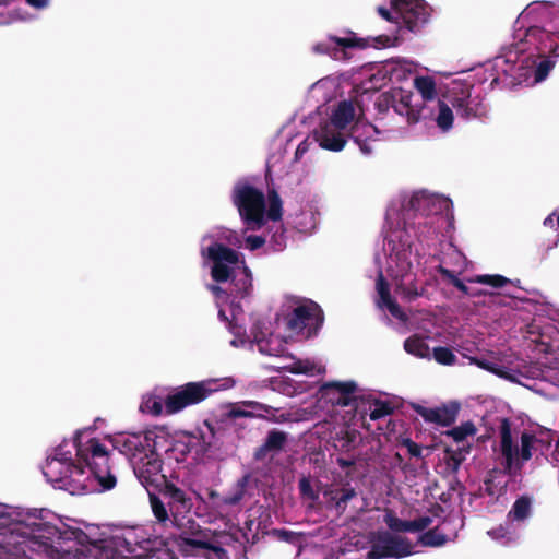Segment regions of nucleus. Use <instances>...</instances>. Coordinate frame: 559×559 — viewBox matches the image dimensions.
Segmentation results:
<instances>
[{
  "label": "nucleus",
  "mask_w": 559,
  "mask_h": 559,
  "mask_svg": "<svg viewBox=\"0 0 559 559\" xmlns=\"http://www.w3.org/2000/svg\"><path fill=\"white\" fill-rule=\"evenodd\" d=\"M114 448L132 465L134 475L147 490L164 484L163 460L155 451L153 439L146 433H120L112 439Z\"/></svg>",
  "instance_id": "nucleus-1"
},
{
  "label": "nucleus",
  "mask_w": 559,
  "mask_h": 559,
  "mask_svg": "<svg viewBox=\"0 0 559 559\" xmlns=\"http://www.w3.org/2000/svg\"><path fill=\"white\" fill-rule=\"evenodd\" d=\"M206 258L213 262L211 277L216 283H226L231 280V294L237 298L248 296L252 289L250 270L240 261V254L221 243L213 242L206 248Z\"/></svg>",
  "instance_id": "nucleus-2"
},
{
  "label": "nucleus",
  "mask_w": 559,
  "mask_h": 559,
  "mask_svg": "<svg viewBox=\"0 0 559 559\" xmlns=\"http://www.w3.org/2000/svg\"><path fill=\"white\" fill-rule=\"evenodd\" d=\"M58 527L48 522L17 520L10 526V534L0 539L7 552L27 555V551L47 554L57 544Z\"/></svg>",
  "instance_id": "nucleus-3"
},
{
  "label": "nucleus",
  "mask_w": 559,
  "mask_h": 559,
  "mask_svg": "<svg viewBox=\"0 0 559 559\" xmlns=\"http://www.w3.org/2000/svg\"><path fill=\"white\" fill-rule=\"evenodd\" d=\"M43 473L56 488L71 495H84L92 490L84 466L80 462L75 464L71 454L64 452L61 445L55 449V455L47 459Z\"/></svg>",
  "instance_id": "nucleus-4"
},
{
  "label": "nucleus",
  "mask_w": 559,
  "mask_h": 559,
  "mask_svg": "<svg viewBox=\"0 0 559 559\" xmlns=\"http://www.w3.org/2000/svg\"><path fill=\"white\" fill-rule=\"evenodd\" d=\"M73 443L76 450L78 462L88 467V476H93L100 486L102 491L116 487L117 477L111 465V455L104 444L96 438L90 439L85 444L81 442V431H76Z\"/></svg>",
  "instance_id": "nucleus-5"
},
{
  "label": "nucleus",
  "mask_w": 559,
  "mask_h": 559,
  "mask_svg": "<svg viewBox=\"0 0 559 559\" xmlns=\"http://www.w3.org/2000/svg\"><path fill=\"white\" fill-rule=\"evenodd\" d=\"M159 493L162 497L148 491L150 506L159 525L167 527L171 521H178L182 515L190 514L193 501L186 490L164 479Z\"/></svg>",
  "instance_id": "nucleus-6"
},
{
  "label": "nucleus",
  "mask_w": 559,
  "mask_h": 559,
  "mask_svg": "<svg viewBox=\"0 0 559 559\" xmlns=\"http://www.w3.org/2000/svg\"><path fill=\"white\" fill-rule=\"evenodd\" d=\"M500 454L503 459V472L507 475H515L524 466V463L533 456L534 444L538 442L535 433L524 430L520 436L521 445L514 443L512 423L503 417L499 426Z\"/></svg>",
  "instance_id": "nucleus-7"
},
{
  "label": "nucleus",
  "mask_w": 559,
  "mask_h": 559,
  "mask_svg": "<svg viewBox=\"0 0 559 559\" xmlns=\"http://www.w3.org/2000/svg\"><path fill=\"white\" fill-rule=\"evenodd\" d=\"M231 200L248 229L259 230L266 224L263 191L247 181H239L233 188Z\"/></svg>",
  "instance_id": "nucleus-8"
},
{
  "label": "nucleus",
  "mask_w": 559,
  "mask_h": 559,
  "mask_svg": "<svg viewBox=\"0 0 559 559\" xmlns=\"http://www.w3.org/2000/svg\"><path fill=\"white\" fill-rule=\"evenodd\" d=\"M212 384L213 383L211 381H198L188 382L177 388L164 400L165 413L167 415H174L186 407L197 405L205 401L213 392L216 391Z\"/></svg>",
  "instance_id": "nucleus-9"
},
{
  "label": "nucleus",
  "mask_w": 559,
  "mask_h": 559,
  "mask_svg": "<svg viewBox=\"0 0 559 559\" xmlns=\"http://www.w3.org/2000/svg\"><path fill=\"white\" fill-rule=\"evenodd\" d=\"M323 323V314L318 305L296 307L286 318V328L294 334L316 335Z\"/></svg>",
  "instance_id": "nucleus-10"
},
{
  "label": "nucleus",
  "mask_w": 559,
  "mask_h": 559,
  "mask_svg": "<svg viewBox=\"0 0 559 559\" xmlns=\"http://www.w3.org/2000/svg\"><path fill=\"white\" fill-rule=\"evenodd\" d=\"M391 7L405 28L416 33L428 22L430 9L421 0H391Z\"/></svg>",
  "instance_id": "nucleus-11"
},
{
  "label": "nucleus",
  "mask_w": 559,
  "mask_h": 559,
  "mask_svg": "<svg viewBox=\"0 0 559 559\" xmlns=\"http://www.w3.org/2000/svg\"><path fill=\"white\" fill-rule=\"evenodd\" d=\"M409 555H412V546L406 538L383 533L372 543L367 559H400Z\"/></svg>",
  "instance_id": "nucleus-12"
},
{
  "label": "nucleus",
  "mask_w": 559,
  "mask_h": 559,
  "mask_svg": "<svg viewBox=\"0 0 559 559\" xmlns=\"http://www.w3.org/2000/svg\"><path fill=\"white\" fill-rule=\"evenodd\" d=\"M412 407L426 423L437 424L442 427H449L454 424L461 408L457 402H450L433 408L419 404H413Z\"/></svg>",
  "instance_id": "nucleus-13"
},
{
  "label": "nucleus",
  "mask_w": 559,
  "mask_h": 559,
  "mask_svg": "<svg viewBox=\"0 0 559 559\" xmlns=\"http://www.w3.org/2000/svg\"><path fill=\"white\" fill-rule=\"evenodd\" d=\"M395 94L399 95V97H394L393 105V110L396 114L405 116L409 123H416L420 119H428V106L426 104H414L412 93L395 88Z\"/></svg>",
  "instance_id": "nucleus-14"
},
{
  "label": "nucleus",
  "mask_w": 559,
  "mask_h": 559,
  "mask_svg": "<svg viewBox=\"0 0 559 559\" xmlns=\"http://www.w3.org/2000/svg\"><path fill=\"white\" fill-rule=\"evenodd\" d=\"M288 441V433L278 429H272L267 432L266 438L253 453L255 461H263L269 453H280L284 450Z\"/></svg>",
  "instance_id": "nucleus-15"
},
{
  "label": "nucleus",
  "mask_w": 559,
  "mask_h": 559,
  "mask_svg": "<svg viewBox=\"0 0 559 559\" xmlns=\"http://www.w3.org/2000/svg\"><path fill=\"white\" fill-rule=\"evenodd\" d=\"M190 537H182V546L193 549L211 550L215 554L223 552L224 549L214 542L215 534L210 528H199L190 531Z\"/></svg>",
  "instance_id": "nucleus-16"
},
{
  "label": "nucleus",
  "mask_w": 559,
  "mask_h": 559,
  "mask_svg": "<svg viewBox=\"0 0 559 559\" xmlns=\"http://www.w3.org/2000/svg\"><path fill=\"white\" fill-rule=\"evenodd\" d=\"M128 555H115L114 559H150L153 552V542L151 539L135 540L133 534L123 537Z\"/></svg>",
  "instance_id": "nucleus-17"
},
{
  "label": "nucleus",
  "mask_w": 559,
  "mask_h": 559,
  "mask_svg": "<svg viewBox=\"0 0 559 559\" xmlns=\"http://www.w3.org/2000/svg\"><path fill=\"white\" fill-rule=\"evenodd\" d=\"M452 106L457 116L464 119L479 118L486 112V106L476 98H472L469 94L454 97Z\"/></svg>",
  "instance_id": "nucleus-18"
},
{
  "label": "nucleus",
  "mask_w": 559,
  "mask_h": 559,
  "mask_svg": "<svg viewBox=\"0 0 559 559\" xmlns=\"http://www.w3.org/2000/svg\"><path fill=\"white\" fill-rule=\"evenodd\" d=\"M377 290L380 298V306L385 307L392 317L399 320H405L406 314L397 305V302L392 298L390 294V286L383 274L380 272L377 278Z\"/></svg>",
  "instance_id": "nucleus-19"
},
{
  "label": "nucleus",
  "mask_w": 559,
  "mask_h": 559,
  "mask_svg": "<svg viewBox=\"0 0 559 559\" xmlns=\"http://www.w3.org/2000/svg\"><path fill=\"white\" fill-rule=\"evenodd\" d=\"M249 480H250V475L246 474V475L241 476L235 483V485L233 486L231 490L228 493L221 497L219 493L212 490L210 492V498H212V499L217 498L218 506H229V507L237 506L245 497Z\"/></svg>",
  "instance_id": "nucleus-20"
},
{
  "label": "nucleus",
  "mask_w": 559,
  "mask_h": 559,
  "mask_svg": "<svg viewBox=\"0 0 559 559\" xmlns=\"http://www.w3.org/2000/svg\"><path fill=\"white\" fill-rule=\"evenodd\" d=\"M329 40L336 46L331 47L330 57L335 60H343L346 57V48H360L365 49L369 47L368 39L365 38H357V37H349V38H343L337 36H330Z\"/></svg>",
  "instance_id": "nucleus-21"
},
{
  "label": "nucleus",
  "mask_w": 559,
  "mask_h": 559,
  "mask_svg": "<svg viewBox=\"0 0 559 559\" xmlns=\"http://www.w3.org/2000/svg\"><path fill=\"white\" fill-rule=\"evenodd\" d=\"M318 141L322 148L333 152H340L346 144V139L341 130L325 124L318 133Z\"/></svg>",
  "instance_id": "nucleus-22"
},
{
  "label": "nucleus",
  "mask_w": 559,
  "mask_h": 559,
  "mask_svg": "<svg viewBox=\"0 0 559 559\" xmlns=\"http://www.w3.org/2000/svg\"><path fill=\"white\" fill-rule=\"evenodd\" d=\"M253 418L257 417L254 412L242 409L240 406H234L226 413L222 414V418L210 420H204V425L207 428L209 432L212 435L213 438L216 437L217 433L222 430V424L228 419H235V418ZM258 417H263L262 415H258Z\"/></svg>",
  "instance_id": "nucleus-23"
},
{
  "label": "nucleus",
  "mask_w": 559,
  "mask_h": 559,
  "mask_svg": "<svg viewBox=\"0 0 559 559\" xmlns=\"http://www.w3.org/2000/svg\"><path fill=\"white\" fill-rule=\"evenodd\" d=\"M322 390L329 391L333 390L336 391L340 396L336 400V404L341 406H349L352 403L356 400L353 394L357 390V384L354 381H346V382H329L323 384Z\"/></svg>",
  "instance_id": "nucleus-24"
},
{
  "label": "nucleus",
  "mask_w": 559,
  "mask_h": 559,
  "mask_svg": "<svg viewBox=\"0 0 559 559\" xmlns=\"http://www.w3.org/2000/svg\"><path fill=\"white\" fill-rule=\"evenodd\" d=\"M394 290L407 301H413L417 297L421 296V292L418 290L416 285L415 275L412 273H406L400 278H396Z\"/></svg>",
  "instance_id": "nucleus-25"
},
{
  "label": "nucleus",
  "mask_w": 559,
  "mask_h": 559,
  "mask_svg": "<svg viewBox=\"0 0 559 559\" xmlns=\"http://www.w3.org/2000/svg\"><path fill=\"white\" fill-rule=\"evenodd\" d=\"M355 108L352 103L343 100L338 103L331 116V126L337 130H344L354 119Z\"/></svg>",
  "instance_id": "nucleus-26"
},
{
  "label": "nucleus",
  "mask_w": 559,
  "mask_h": 559,
  "mask_svg": "<svg viewBox=\"0 0 559 559\" xmlns=\"http://www.w3.org/2000/svg\"><path fill=\"white\" fill-rule=\"evenodd\" d=\"M429 110L427 111L429 114L428 118H431L433 115V111L437 110V116L435 117L437 126L443 130L448 131L452 128L453 124V112L452 109L443 102L438 99L437 102L432 103L428 106Z\"/></svg>",
  "instance_id": "nucleus-27"
},
{
  "label": "nucleus",
  "mask_w": 559,
  "mask_h": 559,
  "mask_svg": "<svg viewBox=\"0 0 559 559\" xmlns=\"http://www.w3.org/2000/svg\"><path fill=\"white\" fill-rule=\"evenodd\" d=\"M324 496L329 497L330 502H333L337 514H343L346 510L348 501L355 498L357 492L353 487H343L340 489L325 491Z\"/></svg>",
  "instance_id": "nucleus-28"
},
{
  "label": "nucleus",
  "mask_w": 559,
  "mask_h": 559,
  "mask_svg": "<svg viewBox=\"0 0 559 559\" xmlns=\"http://www.w3.org/2000/svg\"><path fill=\"white\" fill-rule=\"evenodd\" d=\"M415 87L421 95V104L427 106L437 102L436 83L430 76H417L415 79Z\"/></svg>",
  "instance_id": "nucleus-29"
},
{
  "label": "nucleus",
  "mask_w": 559,
  "mask_h": 559,
  "mask_svg": "<svg viewBox=\"0 0 559 559\" xmlns=\"http://www.w3.org/2000/svg\"><path fill=\"white\" fill-rule=\"evenodd\" d=\"M404 349L407 354H411L418 358H429L430 348L425 340L419 335H412L404 341Z\"/></svg>",
  "instance_id": "nucleus-30"
},
{
  "label": "nucleus",
  "mask_w": 559,
  "mask_h": 559,
  "mask_svg": "<svg viewBox=\"0 0 559 559\" xmlns=\"http://www.w3.org/2000/svg\"><path fill=\"white\" fill-rule=\"evenodd\" d=\"M202 526L193 518H191L188 514V515H182V518L178 519V521H171V523H169V525H167L166 528H177L180 532L179 545L182 546V537H185V536L190 537L191 536L190 531H197Z\"/></svg>",
  "instance_id": "nucleus-31"
},
{
  "label": "nucleus",
  "mask_w": 559,
  "mask_h": 559,
  "mask_svg": "<svg viewBox=\"0 0 559 559\" xmlns=\"http://www.w3.org/2000/svg\"><path fill=\"white\" fill-rule=\"evenodd\" d=\"M532 501L527 496L518 498L511 510L508 513V518L513 521H524L531 514Z\"/></svg>",
  "instance_id": "nucleus-32"
},
{
  "label": "nucleus",
  "mask_w": 559,
  "mask_h": 559,
  "mask_svg": "<svg viewBox=\"0 0 559 559\" xmlns=\"http://www.w3.org/2000/svg\"><path fill=\"white\" fill-rule=\"evenodd\" d=\"M448 540L449 538L443 532L440 531L439 526L428 530L418 538V543L425 547H440L443 546Z\"/></svg>",
  "instance_id": "nucleus-33"
},
{
  "label": "nucleus",
  "mask_w": 559,
  "mask_h": 559,
  "mask_svg": "<svg viewBox=\"0 0 559 559\" xmlns=\"http://www.w3.org/2000/svg\"><path fill=\"white\" fill-rule=\"evenodd\" d=\"M269 209H265V218L273 222L281 221L283 215V203L280 194L275 189H271L267 192Z\"/></svg>",
  "instance_id": "nucleus-34"
},
{
  "label": "nucleus",
  "mask_w": 559,
  "mask_h": 559,
  "mask_svg": "<svg viewBox=\"0 0 559 559\" xmlns=\"http://www.w3.org/2000/svg\"><path fill=\"white\" fill-rule=\"evenodd\" d=\"M477 432L475 424L467 420L460 426L449 429L443 432L444 436L451 437L455 442H463L467 437H473Z\"/></svg>",
  "instance_id": "nucleus-35"
},
{
  "label": "nucleus",
  "mask_w": 559,
  "mask_h": 559,
  "mask_svg": "<svg viewBox=\"0 0 559 559\" xmlns=\"http://www.w3.org/2000/svg\"><path fill=\"white\" fill-rule=\"evenodd\" d=\"M469 449L471 445H468L467 448H459L456 450H452L450 448H447L444 450V453L448 455L445 463L452 473H457L461 464L465 460V453H468Z\"/></svg>",
  "instance_id": "nucleus-36"
},
{
  "label": "nucleus",
  "mask_w": 559,
  "mask_h": 559,
  "mask_svg": "<svg viewBox=\"0 0 559 559\" xmlns=\"http://www.w3.org/2000/svg\"><path fill=\"white\" fill-rule=\"evenodd\" d=\"M361 128L364 129L365 133L369 132L370 130L373 129V127L371 124H364L360 127L358 123H356L352 128L350 138L355 141V143L359 146L360 151L364 154H370L372 151V147H371L368 139H361V134L359 132Z\"/></svg>",
  "instance_id": "nucleus-37"
},
{
  "label": "nucleus",
  "mask_w": 559,
  "mask_h": 559,
  "mask_svg": "<svg viewBox=\"0 0 559 559\" xmlns=\"http://www.w3.org/2000/svg\"><path fill=\"white\" fill-rule=\"evenodd\" d=\"M468 282L489 285L495 288H500V287H503L504 285L511 283V281L509 278H507L500 274L476 275L474 278H469Z\"/></svg>",
  "instance_id": "nucleus-38"
},
{
  "label": "nucleus",
  "mask_w": 559,
  "mask_h": 559,
  "mask_svg": "<svg viewBox=\"0 0 559 559\" xmlns=\"http://www.w3.org/2000/svg\"><path fill=\"white\" fill-rule=\"evenodd\" d=\"M394 97H399L395 94V88L381 93L374 102V107L379 114H386L390 108H393Z\"/></svg>",
  "instance_id": "nucleus-39"
},
{
  "label": "nucleus",
  "mask_w": 559,
  "mask_h": 559,
  "mask_svg": "<svg viewBox=\"0 0 559 559\" xmlns=\"http://www.w3.org/2000/svg\"><path fill=\"white\" fill-rule=\"evenodd\" d=\"M373 408L370 412V419L378 420L382 417L389 416L393 413L394 408L388 401L376 399L373 401Z\"/></svg>",
  "instance_id": "nucleus-40"
},
{
  "label": "nucleus",
  "mask_w": 559,
  "mask_h": 559,
  "mask_svg": "<svg viewBox=\"0 0 559 559\" xmlns=\"http://www.w3.org/2000/svg\"><path fill=\"white\" fill-rule=\"evenodd\" d=\"M384 522L393 532H412L411 521L402 520L393 513L385 514Z\"/></svg>",
  "instance_id": "nucleus-41"
},
{
  "label": "nucleus",
  "mask_w": 559,
  "mask_h": 559,
  "mask_svg": "<svg viewBox=\"0 0 559 559\" xmlns=\"http://www.w3.org/2000/svg\"><path fill=\"white\" fill-rule=\"evenodd\" d=\"M435 360L444 366H452L456 362V356L449 347L438 346L433 348Z\"/></svg>",
  "instance_id": "nucleus-42"
},
{
  "label": "nucleus",
  "mask_w": 559,
  "mask_h": 559,
  "mask_svg": "<svg viewBox=\"0 0 559 559\" xmlns=\"http://www.w3.org/2000/svg\"><path fill=\"white\" fill-rule=\"evenodd\" d=\"M472 362L474 365H476L477 367L484 369V370H487L491 373H495L499 377H502V378H506L508 379L509 377L506 374V371L503 370L502 367H500L498 364L489 360V359H486V358H478V357H475V358H472Z\"/></svg>",
  "instance_id": "nucleus-43"
},
{
  "label": "nucleus",
  "mask_w": 559,
  "mask_h": 559,
  "mask_svg": "<svg viewBox=\"0 0 559 559\" xmlns=\"http://www.w3.org/2000/svg\"><path fill=\"white\" fill-rule=\"evenodd\" d=\"M8 507L0 503V539H3L10 534V526L17 520H13L7 512Z\"/></svg>",
  "instance_id": "nucleus-44"
},
{
  "label": "nucleus",
  "mask_w": 559,
  "mask_h": 559,
  "mask_svg": "<svg viewBox=\"0 0 559 559\" xmlns=\"http://www.w3.org/2000/svg\"><path fill=\"white\" fill-rule=\"evenodd\" d=\"M554 66H555V62L550 59L542 60L537 64L536 70H535V74H534L535 81L536 82L544 81L547 78V75L549 74L550 70L554 68Z\"/></svg>",
  "instance_id": "nucleus-45"
},
{
  "label": "nucleus",
  "mask_w": 559,
  "mask_h": 559,
  "mask_svg": "<svg viewBox=\"0 0 559 559\" xmlns=\"http://www.w3.org/2000/svg\"><path fill=\"white\" fill-rule=\"evenodd\" d=\"M76 530L78 527L71 526H63L62 528L58 527L57 545L59 547H63L64 543L74 542Z\"/></svg>",
  "instance_id": "nucleus-46"
},
{
  "label": "nucleus",
  "mask_w": 559,
  "mask_h": 559,
  "mask_svg": "<svg viewBox=\"0 0 559 559\" xmlns=\"http://www.w3.org/2000/svg\"><path fill=\"white\" fill-rule=\"evenodd\" d=\"M371 40H372L371 46L377 49H380V48L395 46L396 41H397V37H391L389 35H379V36L372 37ZM368 45L370 46L369 43H368Z\"/></svg>",
  "instance_id": "nucleus-47"
},
{
  "label": "nucleus",
  "mask_w": 559,
  "mask_h": 559,
  "mask_svg": "<svg viewBox=\"0 0 559 559\" xmlns=\"http://www.w3.org/2000/svg\"><path fill=\"white\" fill-rule=\"evenodd\" d=\"M401 444L407 449V452L411 456L421 457L423 448L415 441L409 438H405L402 440Z\"/></svg>",
  "instance_id": "nucleus-48"
},
{
  "label": "nucleus",
  "mask_w": 559,
  "mask_h": 559,
  "mask_svg": "<svg viewBox=\"0 0 559 559\" xmlns=\"http://www.w3.org/2000/svg\"><path fill=\"white\" fill-rule=\"evenodd\" d=\"M299 490H300V493L309 499H317L318 498V495L314 492L312 486H311V483L308 478L306 477H302L300 480H299Z\"/></svg>",
  "instance_id": "nucleus-49"
},
{
  "label": "nucleus",
  "mask_w": 559,
  "mask_h": 559,
  "mask_svg": "<svg viewBox=\"0 0 559 559\" xmlns=\"http://www.w3.org/2000/svg\"><path fill=\"white\" fill-rule=\"evenodd\" d=\"M432 523V519L430 516H420L418 519L412 520V532H421L426 530Z\"/></svg>",
  "instance_id": "nucleus-50"
},
{
  "label": "nucleus",
  "mask_w": 559,
  "mask_h": 559,
  "mask_svg": "<svg viewBox=\"0 0 559 559\" xmlns=\"http://www.w3.org/2000/svg\"><path fill=\"white\" fill-rule=\"evenodd\" d=\"M264 243L265 239L262 236L250 235L246 238V246L251 251L260 249Z\"/></svg>",
  "instance_id": "nucleus-51"
},
{
  "label": "nucleus",
  "mask_w": 559,
  "mask_h": 559,
  "mask_svg": "<svg viewBox=\"0 0 559 559\" xmlns=\"http://www.w3.org/2000/svg\"><path fill=\"white\" fill-rule=\"evenodd\" d=\"M240 405L247 408H251L252 411L264 413H270L273 409L271 406L260 403L258 401H242Z\"/></svg>",
  "instance_id": "nucleus-52"
},
{
  "label": "nucleus",
  "mask_w": 559,
  "mask_h": 559,
  "mask_svg": "<svg viewBox=\"0 0 559 559\" xmlns=\"http://www.w3.org/2000/svg\"><path fill=\"white\" fill-rule=\"evenodd\" d=\"M437 272L440 274V276L443 278V280H447L451 285H453L455 287V283H457V281H461L455 274L453 271L442 266V265H439L437 267Z\"/></svg>",
  "instance_id": "nucleus-53"
},
{
  "label": "nucleus",
  "mask_w": 559,
  "mask_h": 559,
  "mask_svg": "<svg viewBox=\"0 0 559 559\" xmlns=\"http://www.w3.org/2000/svg\"><path fill=\"white\" fill-rule=\"evenodd\" d=\"M437 272L440 274V276L443 278V280H447L451 285H453L455 287V283H457V281H461L455 274L453 271L442 266V265H439L437 267Z\"/></svg>",
  "instance_id": "nucleus-54"
},
{
  "label": "nucleus",
  "mask_w": 559,
  "mask_h": 559,
  "mask_svg": "<svg viewBox=\"0 0 559 559\" xmlns=\"http://www.w3.org/2000/svg\"><path fill=\"white\" fill-rule=\"evenodd\" d=\"M488 535L496 540H502L504 538L509 539L510 532L508 527L499 525L498 527L488 531Z\"/></svg>",
  "instance_id": "nucleus-55"
},
{
  "label": "nucleus",
  "mask_w": 559,
  "mask_h": 559,
  "mask_svg": "<svg viewBox=\"0 0 559 559\" xmlns=\"http://www.w3.org/2000/svg\"><path fill=\"white\" fill-rule=\"evenodd\" d=\"M312 370L309 361H297L290 368V372L295 374H307Z\"/></svg>",
  "instance_id": "nucleus-56"
},
{
  "label": "nucleus",
  "mask_w": 559,
  "mask_h": 559,
  "mask_svg": "<svg viewBox=\"0 0 559 559\" xmlns=\"http://www.w3.org/2000/svg\"><path fill=\"white\" fill-rule=\"evenodd\" d=\"M74 542L80 546L94 545V542L90 538V536L79 527L76 530Z\"/></svg>",
  "instance_id": "nucleus-57"
},
{
  "label": "nucleus",
  "mask_w": 559,
  "mask_h": 559,
  "mask_svg": "<svg viewBox=\"0 0 559 559\" xmlns=\"http://www.w3.org/2000/svg\"><path fill=\"white\" fill-rule=\"evenodd\" d=\"M455 288H457L462 294L472 297H477L486 294L483 290L472 292L462 281H457V283H455Z\"/></svg>",
  "instance_id": "nucleus-58"
},
{
  "label": "nucleus",
  "mask_w": 559,
  "mask_h": 559,
  "mask_svg": "<svg viewBox=\"0 0 559 559\" xmlns=\"http://www.w3.org/2000/svg\"><path fill=\"white\" fill-rule=\"evenodd\" d=\"M429 202L430 200L428 198L415 194L412 197L409 204L412 209L419 211L423 205L429 204Z\"/></svg>",
  "instance_id": "nucleus-59"
},
{
  "label": "nucleus",
  "mask_w": 559,
  "mask_h": 559,
  "mask_svg": "<svg viewBox=\"0 0 559 559\" xmlns=\"http://www.w3.org/2000/svg\"><path fill=\"white\" fill-rule=\"evenodd\" d=\"M274 535H276L281 540L293 543L296 539V534L286 530H274Z\"/></svg>",
  "instance_id": "nucleus-60"
},
{
  "label": "nucleus",
  "mask_w": 559,
  "mask_h": 559,
  "mask_svg": "<svg viewBox=\"0 0 559 559\" xmlns=\"http://www.w3.org/2000/svg\"><path fill=\"white\" fill-rule=\"evenodd\" d=\"M331 47H332V44L330 40L326 43H318L317 45L313 46V51L317 53L329 56L330 51H331Z\"/></svg>",
  "instance_id": "nucleus-61"
},
{
  "label": "nucleus",
  "mask_w": 559,
  "mask_h": 559,
  "mask_svg": "<svg viewBox=\"0 0 559 559\" xmlns=\"http://www.w3.org/2000/svg\"><path fill=\"white\" fill-rule=\"evenodd\" d=\"M377 12L379 13V15L382 19H384L389 22H397V20H399L397 16L393 17L391 11L384 7H378Z\"/></svg>",
  "instance_id": "nucleus-62"
},
{
  "label": "nucleus",
  "mask_w": 559,
  "mask_h": 559,
  "mask_svg": "<svg viewBox=\"0 0 559 559\" xmlns=\"http://www.w3.org/2000/svg\"><path fill=\"white\" fill-rule=\"evenodd\" d=\"M165 408V405H164V402H160V401H153L150 409H151V413L155 416H158L163 413V409Z\"/></svg>",
  "instance_id": "nucleus-63"
},
{
  "label": "nucleus",
  "mask_w": 559,
  "mask_h": 559,
  "mask_svg": "<svg viewBox=\"0 0 559 559\" xmlns=\"http://www.w3.org/2000/svg\"><path fill=\"white\" fill-rule=\"evenodd\" d=\"M27 4L35 9H44L48 5V0H25Z\"/></svg>",
  "instance_id": "nucleus-64"
}]
</instances>
